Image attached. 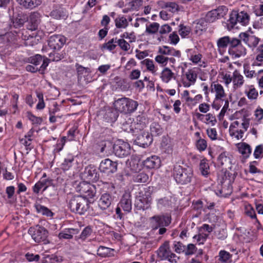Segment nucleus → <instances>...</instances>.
<instances>
[{"mask_svg":"<svg viewBox=\"0 0 263 263\" xmlns=\"http://www.w3.org/2000/svg\"><path fill=\"white\" fill-rule=\"evenodd\" d=\"M114 107L116 110L124 114H130L137 108L138 103L131 99L122 97L115 100Z\"/></svg>","mask_w":263,"mask_h":263,"instance_id":"obj_1","label":"nucleus"},{"mask_svg":"<svg viewBox=\"0 0 263 263\" xmlns=\"http://www.w3.org/2000/svg\"><path fill=\"white\" fill-rule=\"evenodd\" d=\"M68 206L72 212L82 215L88 209L89 204L82 196H74L69 199Z\"/></svg>","mask_w":263,"mask_h":263,"instance_id":"obj_2","label":"nucleus"},{"mask_svg":"<svg viewBox=\"0 0 263 263\" xmlns=\"http://www.w3.org/2000/svg\"><path fill=\"white\" fill-rule=\"evenodd\" d=\"M155 253L157 258L160 260H167L172 263H176L180 258L171 251L168 241H164Z\"/></svg>","mask_w":263,"mask_h":263,"instance_id":"obj_3","label":"nucleus"},{"mask_svg":"<svg viewBox=\"0 0 263 263\" xmlns=\"http://www.w3.org/2000/svg\"><path fill=\"white\" fill-rule=\"evenodd\" d=\"M151 200L149 190L147 188L143 187L137 193L135 205L139 210H146L150 207Z\"/></svg>","mask_w":263,"mask_h":263,"instance_id":"obj_4","label":"nucleus"},{"mask_svg":"<svg viewBox=\"0 0 263 263\" xmlns=\"http://www.w3.org/2000/svg\"><path fill=\"white\" fill-rule=\"evenodd\" d=\"M174 177L177 183L183 185L191 182L193 177V171L191 168H183L180 166L174 169Z\"/></svg>","mask_w":263,"mask_h":263,"instance_id":"obj_5","label":"nucleus"},{"mask_svg":"<svg viewBox=\"0 0 263 263\" xmlns=\"http://www.w3.org/2000/svg\"><path fill=\"white\" fill-rule=\"evenodd\" d=\"M28 233L36 242H43L45 244L48 242L47 240L48 232L43 227L36 226L34 228H30L29 229Z\"/></svg>","mask_w":263,"mask_h":263,"instance_id":"obj_6","label":"nucleus"},{"mask_svg":"<svg viewBox=\"0 0 263 263\" xmlns=\"http://www.w3.org/2000/svg\"><path fill=\"white\" fill-rule=\"evenodd\" d=\"M112 148L114 154L120 158L125 157L130 154L129 144L122 140L117 141L114 144Z\"/></svg>","mask_w":263,"mask_h":263,"instance_id":"obj_7","label":"nucleus"},{"mask_svg":"<svg viewBox=\"0 0 263 263\" xmlns=\"http://www.w3.org/2000/svg\"><path fill=\"white\" fill-rule=\"evenodd\" d=\"M148 123V121L144 114L138 115L136 120L131 123L129 126V131L134 134H137L143 130Z\"/></svg>","mask_w":263,"mask_h":263,"instance_id":"obj_8","label":"nucleus"},{"mask_svg":"<svg viewBox=\"0 0 263 263\" xmlns=\"http://www.w3.org/2000/svg\"><path fill=\"white\" fill-rule=\"evenodd\" d=\"M151 219L154 220L153 225L154 230L158 229L161 227H167L171 222V217L168 214L155 215Z\"/></svg>","mask_w":263,"mask_h":263,"instance_id":"obj_9","label":"nucleus"},{"mask_svg":"<svg viewBox=\"0 0 263 263\" xmlns=\"http://www.w3.org/2000/svg\"><path fill=\"white\" fill-rule=\"evenodd\" d=\"M79 191L81 196L85 199L92 198L96 194L95 187L93 185L86 182H81L79 186Z\"/></svg>","mask_w":263,"mask_h":263,"instance_id":"obj_10","label":"nucleus"},{"mask_svg":"<svg viewBox=\"0 0 263 263\" xmlns=\"http://www.w3.org/2000/svg\"><path fill=\"white\" fill-rule=\"evenodd\" d=\"M66 43V38L61 34H54L50 36L48 45L53 50H59Z\"/></svg>","mask_w":263,"mask_h":263,"instance_id":"obj_11","label":"nucleus"},{"mask_svg":"<svg viewBox=\"0 0 263 263\" xmlns=\"http://www.w3.org/2000/svg\"><path fill=\"white\" fill-rule=\"evenodd\" d=\"M118 164L109 159L102 160L100 164L99 170L101 172L106 174H112L117 170Z\"/></svg>","mask_w":263,"mask_h":263,"instance_id":"obj_12","label":"nucleus"},{"mask_svg":"<svg viewBox=\"0 0 263 263\" xmlns=\"http://www.w3.org/2000/svg\"><path fill=\"white\" fill-rule=\"evenodd\" d=\"M153 141V138L147 132H141L135 139L134 142L136 144L146 147L149 146Z\"/></svg>","mask_w":263,"mask_h":263,"instance_id":"obj_13","label":"nucleus"},{"mask_svg":"<svg viewBox=\"0 0 263 263\" xmlns=\"http://www.w3.org/2000/svg\"><path fill=\"white\" fill-rule=\"evenodd\" d=\"M114 199V197L110 194L107 193L102 194L98 200L99 208L102 211L108 210L113 202Z\"/></svg>","mask_w":263,"mask_h":263,"instance_id":"obj_14","label":"nucleus"},{"mask_svg":"<svg viewBox=\"0 0 263 263\" xmlns=\"http://www.w3.org/2000/svg\"><path fill=\"white\" fill-rule=\"evenodd\" d=\"M83 175L84 178L89 181L96 182L99 178V174L97 168L92 165L85 167Z\"/></svg>","mask_w":263,"mask_h":263,"instance_id":"obj_15","label":"nucleus"},{"mask_svg":"<svg viewBox=\"0 0 263 263\" xmlns=\"http://www.w3.org/2000/svg\"><path fill=\"white\" fill-rule=\"evenodd\" d=\"M119 205L124 211L129 213L132 209V195L130 193L125 192L122 196Z\"/></svg>","mask_w":263,"mask_h":263,"instance_id":"obj_16","label":"nucleus"},{"mask_svg":"<svg viewBox=\"0 0 263 263\" xmlns=\"http://www.w3.org/2000/svg\"><path fill=\"white\" fill-rule=\"evenodd\" d=\"M239 37L250 48L255 47L260 40L258 37L255 35L246 32L241 33L239 34Z\"/></svg>","mask_w":263,"mask_h":263,"instance_id":"obj_17","label":"nucleus"},{"mask_svg":"<svg viewBox=\"0 0 263 263\" xmlns=\"http://www.w3.org/2000/svg\"><path fill=\"white\" fill-rule=\"evenodd\" d=\"M52 184V180L49 178L43 179L41 178L40 181L36 182L33 187V191L36 194H38L40 191L43 189V191L51 185Z\"/></svg>","mask_w":263,"mask_h":263,"instance_id":"obj_18","label":"nucleus"},{"mask_svg":"<svg viewBox=\"0 0 263 263\" xmlns=\"http://www.w3.org/2000/svg\"><path fill=\"white\" fill-rule=\"evenodd\" d=\"M16 1L22 8L30 10L37 7L42 4L39 0H16Z\"/></svg>","mask_w":263,"mask_h":263,"instance_id":"obj_19","label":"nucleus"},{"mask_svg":"<svg viewBox=\"0 0 263 263\" xmlns=\"http://www.w3.org/2000/svg\"><path fill=\"white\" fill-rule=\"evenodd\" d=\"M211 91L215 92V98L224 100L226 97V94L223 86L218 83H213L211 85Z\"/></svg>","mask_w":263,"mask_h":263,"instance_id":"obj_20","label":"nucleus"},{"mask_svg":"<svg viewBox=\"0 0 263 263\" xmlns=\"http://www.w3.org/2000/svg\"><path fill=\"white\" fill-rule=\"evenodd\" d=\"M158 53L163 55H168L178 58H179L181 56V53L180 51L176 50L173 48L166 46L159 47Z\"/></svg>","mask_w":263,"mask_h":263,"instance_id":"obj_21","label":"nucleus"},{"mask_svg":"<svg viewBox=\"0 0 263 263\" xmlns=\"http://www.w3.org/2000/svg\"><path fill=\"white\" fill-rule=\"evenodd\" d=\"M160 159L156 156L148 157L143 162V165L147 168H154L160 165Z\"/></svg>","mask_w":263,"mask_h":263,"instance_id":"obj_22","label":"nucleus"},{"mask_svg":"<svg viewBox=\"0 0 263 263\" xmlns=\"http://www.w3.org/2000/svg\"><path fill=\"white\" fill-rule=\"evenodd\" d=\"M74 156L71 154H67L61 165V168L64 171L69 170L74 164Z\"/></svg>","mask_w":263,"mask_h":263,"instance_id":"obj_23","label":"nucleus"},{"mask_svg":"<svg viewBox=\"0 0 263 263\" xmlns=\"http://www.w3.org/2000/svg\"><path fill=\"white\" fill-rule=\"evenodd\" d=\"M78 233L79 230L78 229L69 228L60 232L58 235V237L60 239H70L72 238L73 235L77 234Z\"/></svg>","mask_w":263,"mask_h":263,"instance_id":"obj_24","label":"nucleus"},{"mask_svg":"<svg viewBox=\"0 0 263 263\" xmlns=\"http://www.w3.org/2000/svg\"><path fill=\"white\" fill-rule=\"evenodd\" d=\"M233 83L235 89L241 87L244 83L243 76L237 70H235L233 73Z\"/></svg>","mask_w":263,"mask_h":263,"instance_id":"obj_25","label":"nucleus"},{"mask_svg":"<svg viewBox=\"0 0 263 263\" xmlns=\"http://www.w3.org/2000/svg\"><path fill=\"white\" fill-rule=\"evenodd\" d=\"M34 206L38 213L44 216L52 217L54 215V213L50 209L40 203H35Z\"/></svg>","mask_w":263,"mask_h":263,"instance_id":"obj_26","label":"nucleus"},{"mask_svg":"<svg viewBox=\"0 0 263 263\" xmlns=\"http://www.w3.org/2000/svg\"><path fill=\"white\" fill-rule=\"evenodd\" d=\"M141 64L145 66L146 70L151 72L154 76L157 74V67L154 64L153 61L149 59H146L141 62Z\"/></svg>","mask_w":263,"mask_h":263,"instance_id":"obj_27","label":"nucleus"},{"mask_svg":"<svg viewBox=\"0 0 263 263\" xmlns=\"http://www.w3.org/2000/svg\"><path fill=\"white\" fill-rule=\"evenodd\" d=\"M175 74L168 68L165 67L162 71L160 74V78L162 81L166 83H168L172 79L175 78Z\"/></svg>","mask_w":263,"mask_h":263,"instance_id":"obj_28","label":"nucleus"},{"mask_svg":"<svg viewBox=\"0 0 263 263\" xmlns=\"http://www.w3.org/2000/svg\"><path fill=\"white\" fill-rule=\"evenodd\" d=\"M218 161L221 165L230 167L232 163L230 156L227 152L222 153L218 157Z\"/></svg>","mask_w":263,"mask_h":263,"instance_id":"obj_29","label":"nucleus"},{"mask_svg":"<svg viewBox=\"0 0 263 263\" xmlns=\"http://www.w3.org/2000/svg\"><path fill=\"white\" fill-rule=\"evenodd\" d=\"M239 152L242 154L243 157L247 158L251 153L252 149L250 145L246 143H241L238 144Z\"/></svg>","mask_w":263,"mask_h":263,"instance_id":"obj_30","label":"nucleus"},{"mask_svg":"<svg viewBox=\"0 0 263 263\" xmlns=\"http://www.w3.org/2000/svg\"><path fill=\"white\" fill-rule=\"evenodd\" d=\"M186 52L189 60L194 64L200 62L202 57L200 53H197L194 49H188L186 50Z\"/></svg>","mask_w":263,"mask_h":263,"instance_id":"obj_31","label":"nucleus"},{"mask_svg":"<svg viewBox=\"0 0 263 263\" xmlns=\"http://www.w3.org/2000/svg\"><path fill=\"white\" fill-rule=\"evenodd\" d=\"M151 136H157L161 135L163 132V128L158 122H153L150 125Z\"/></svg>","mask_w":263,"mask_h":263,"instance_id":"obj_32","label":"nucleus"},{"mask_svg":"<svg viewBox=\"0 0 263 263\" xmlns=\"http://www.w3.org/2000/svg\"><path fill=\"white\" fill-rule=\"evenodd\" d=\"M115 23L116 28L118 29H125L128 26L127 19L123 15L117 17L115 20Z\"/></svg>","mask_w":263,"mask_h":263,"instance_id":"obj_33","label":"nucleus"},{"mask_svg":"<svg viewBox=\"0 0 263 263\" xmlns=\"http://www.w3.org/2000/svg\"><path fill=\"white\" fill-rule=\"evenodd\" d=\"M235 58H239L241 56L246 55V49L242 45L241 43L229 53Z\"/></svg>","mask_w":263,"mask_h":263,"instance_id":"obj_34","label":"nucleus"},{"mask_svg":"<svg viewBox=\"0 0 263 263\" xmlns=\"http://www.w3.org/2000/svg\"><path fill=\"white\" fill-rule=\"evenodd\" d=\"M114 249L104 246H100L97 250V254L99 256L106 257L112 255Z\"/></svg>","mask_w":263,"mask_h":263,"instance_id":"obj_35","label":"nucleus"},{"mask_svg":"<svg viewBox=\"0 0 263 263\" xmlns=\"http://www.w3.org/2000/svg\"><path fill=\"white\" fill-rule=\"evenodd\" d=\"M237 12L232 11L230 14L229 19L227 21V28L229 30L234 28L237 24Z\"/></svg>","mask_w":263,"mask_h":263,"instance_id":"obj_36","label":"nucleus"},{"mask_svg":"<svg viewBox=\"0 0 263 263\" xmlns=\"http://www.w3.org/2000/svg\"><path fill=\"white\" fill-rule=\"evenodd\" d=\"M148 178V175L143 172L135 174L133 177V181L136 183L147 182Z\"/></svg>","mask_w":263,"mask_h":263,"instance_id":"obj_37","label":"nucleus"},{"mask_svg":"<svg viewBox=\"0 0 263 263\" xmlns=\"http://www.w3.org/2000/svg\"><path fill=\"white\" fill-rule=\"evenodd\" d=\"M50 16L55 19H60L66 16V13L64 9L61 7L53 9L50 13Z\"/></svg>","mask_w":263,"mask_h":263,"instance_id":"obj_38","label":"nucleus"},{"mask_svg":"<svg viewBox=\"0 0 263 263\" xmlns=\"http://www.w3.org/2000/svg\"><path fill=\"white\" fill-rule=\"evenodd\" d=\"M232 255L225 250H221L217 256L218 260L222 263H227L231 261Z\"/></svg>","mask_w":263,"mask_h":263,"instance_id":"obj_39","label":"nucleus"},{"mask_svg":"<svg viewBox=\"0 0 263 263\" xmlns=\"http://www.w3.org/2000/svg\"><path fill=\"white\" fill-rule=\"evenodd\" d=\"M231 39V37L229 36H225L219 38L217 42L218 49L219 50L221 49H224L228 46L229 47Z\"/></svg>","mask_w":263,"mask_h":263,"instance_id":"obj_40","label":"nucleus"},{"mask_svg":"<svg viewBox=\"0 0 263 263\" xmlns=\"http://www.w3.org/2000/svg\"><path fill=\"white\" fill-rule=\"evenodd\" d=\"M117 37H114L109 40L107 42L103 44L102 46L101 49H106L109 51L114 50L117 46Z\"/></svg>","mask_w":263,"mask_h":263,"instance_id":"obj_41","label":"nucleus"},{"mask_svg":"<svg viewBox=\"0 0 263 263\" xmlns=\"http://www.w3.org/2000/svg\"><path fill=\"white\" fill-rule=\"evenodd\" d=\"M29 21L32 24V29H35L40 22V14L37 12H32L29 16Z\"/></svg>","mask_w":263,"mask_h":263,"instance_id":"obj_42","label":"nucleus"},{"mask_svg":"<svg viewBox=\"0 0 263 263\" xmlns=\"http://www.w3.org/2000/svg\"><path fill=\"white\" fill-rule=\"evenodd\" d=\"M237 23L241 24L243 26L247 25L249 22V16L247 13L244 11L237 12Z\"/></svg>","mask_w":263,"mask_h":263,"instance_id":"obj_43","label":"nucleus"},{"mask_svg":"<svg viewBox=\"0 0 263 263\" xmlns=\"http://www.w3.org/2000/svg\"><path fill=\"white\" fill-rule=\"evenodd\" d=\"M219 9L212 10L209 11L206 16V19L209 22H213L220 17Z\"/></svg>","mask_w":263,"mask_h":263,"instance_id":"obj_44","label":"nucleus"},{"mask_svg":"<svg viewBox=\"0 0 263 263\" xmlns=\"http://www.w3.org/2000/svg\"><path fill=\"white\" fill-rule=\"evenodd\" d=\"M117 46L120 48V49L124 51H127L129 50L130 46L129 42L126 41L123 39H118L117 40Z\"/></svg>","mask_w":263,"mask_h":263,"instance_id":"obj_45","label":"nucleus"},{"mask_svg":"<svg viewBox=\"0 0 263 263\" xmlns=\"http://www.w3.org/2000/svg\"><path fill=\"white\" fill-rule=\"evenodd\" d=\"M159 28V24L158 23L154 22L149 25H146L145 32L148 34H154L156 33Z\"/></svg>","mask_w":263,"mask_h":263,"instance_id":"obj_46","label":"nucleus"},{"mask_svg":"<svg viewBox=\"0 0 263 263\" xmlns=\"http://www.w3.org/2000/svg\"><path fill=\"white\" fill-rule=\"evenodd\" d=\"M186 246L180 241H174L173 245V248L177 253H184Z\"/></svg>","mask_w":263,"mask_h":263,"instance_id":"obj_47","label":"nucleus"},{"mask_svg":"<svg viewBox=\"0 0 263 263\" xmlns=\"http://www.w3.org/2000/svg\"><path fill=\"white\" fill-rule=\"evenodd\" d=\"M43 61V57L40 54H36L34 56L31 57L28 59V62L34 66L39 65Z\"/></svg>","mask_w":263,"mask_h":263,"instance_id":"obj_48","label":"nucleus"},{"mask_svg":"<svg viewBox=\"0 0 263 263\" xmlns=\"http://www.w3.org/2000/svg\"><path fill=\"white\" fill-rule=\"evenodd\" d=\"M165 8L168 9V11L172 13H175L178 11L179 9V6L175 2H168L164 4V6Z\"/></svg>","mask_w":263,"mask_h":263,"instance_id":"obj_49","label":"nucleus"},{"mask_svg":"<svg viewBox=\"0 0 263 263\" xmlns=\"http://www.w3.org/2000/svg\"><path fill=\"white\" fill-rule=\"evenodd\" d=\"M55 50H53L52 52L49 53V61L58 62L63 58V54L57 52Z\"/></svg>","mask_w":263,"mask_h":263,"instance_id":"obj_50","label":"nucleus"},{"mask_svg":"<svg viewBox=\"0 0 263 263\" xmlns=\"http://www.w3.org/2000/svg\"><path fill=\"white\" fill-rule=\"evenodd\" d=\"M245 213L248 216H249L252 219H255L256 221L258 222L256 218L255 212L251 205H247L245 206Z\"/></svg>","mask_w":263,"mask_h":263,"instance_id":"obj_51","label":"nucleus"},{"mask_svg":"<svg viewBox=\"0 0 263 263\" xmlns=\"http://www.w3.org/2000/svg\"><path fill=\"white\" fill-rule=\"evenodd\" d=\"M155 60L158 63L161 64L162 66H165L168 63V57L160 54L155 57Z\"/></svg>","mask_w":263,"mask_h":263,"instance_id":"obj_52","label":"nucleus"},{"mask_svg":"<svg viewBox=\"0 0 263 263\" xmlns=\"http://www.w3.org/2000/svg\"><path fill=\"white\" fill-rule=\"evenodd\" d=\"M200 170L202 174L204 176H206L209 173V166L204 160L201 161L199 166Z\"/></svg>","mask_w":263,"mask_h":263,"instance_id":"obj_53","label":"nucleus"},{"mask_svg":"<svg viewBox=\"0 0 263 263\" xmlns=\"http://www.w3.org/2000/svg\"><path fill=\"white\" fill-rule=\"evenodd\" d=\"M241 43L240 40L236 37H231L228 50L229 53H231L234 48H235L237 45H239Z\"/></svg>","mask_w":263,"mask_h":263,"instance_id":"obj_54","label":"nucleus"},{"mask_svg":"<svg viewBox=\"0 0 263 263\" xmlns=\"http://www.w3.org/2000/svg\"><path fill=\"white\" fill-rule=\"evenodd\" d=\"M253 155L255 159L261 158L263 157V144H260L256 146Z\"/></svg>","mask_w":263,"mask_h":263,"instance_id":"obj_55","label":"nucleus"},{"mask_svg":"<svg viewBox=\"0 0 263 263\" xmlns=\"http://www.w3.org/2000/svg\"><path fill=\"white\" fill-rule=\"evenodd\" d=\"M197 74L193 70H189L186 73V79L193 84H194L197 79Z\"/></svg>","mask_w":263,"mask_h":263,"instance_id":"obj_56","label":"nucleus"},{"mask_svg":"<svg viewBox=\"0 0 263 263\" xmlns=\"http://www.w3.org/2000/svg\"><path fill=\"white\" fill-rule=\"evenodd\" d=\"M27 117L33 124H40L42 122L41 118L35 116L30 111L27 112Z\"/></svg>","mask_w":263,"mask_h":263,"instance_id":"obj_57","label":"nucleus"},{"mask_svg":"<svg viewBox=\"0 0 263 263\" xmlns=\"http://www.w3.org/2000/svg\"><path fill=\"white\" fill-rule=\"evenodd\" d=\"M92 233V230L89 227H86L82 231L80 236V239L82 240H85L88 236H89Z\"/></svg>","mask_w":263,"mask_h":263,"instance_id":"obj_58","label":"nucleus"},{"mask_svg":"<svg viewBox=\"0 0 263 263\" xmlns=\"http://www.w3.org/2000/svg\"><path fill=\"white\" fill-rule=\"evenodd\" d=\"M196 147L199 151H203L207 147L206 141L203 139H199L196 142Z\"/></svg>","mask_w":263,"mask_h":263,"instance_id":"obj_59","label":"nucleus"},{"mask_svg":"<svg viewBox=\"0 0 263 263\" xmlns=\"http://www.w3.org/2000/svg\"><path fill=\"white\" fill-rule=\"evenodd\" d=\"M190 30H191L189 27L183 26V25H180L179 30V34L181 37H185L189 34Z\"/></svg>","mask_w":263,"mask_h":263,"instance_id":"obj_60","label":"nucleus"},{"mask_svg":"<svg viewBox=\"0 0 263 263\" xmlns=\"http://www.w3.org/2000/svg\"><path fill=\"white\" fill-rule=\"evenodd\" d=\"M205 121L206 124H210L212 126H214L217 122L215 117L212 114H208L205 115Z\"/></svg>","mask_w":263,"mask_h":263,"instance_id":"obj_61","label":"nucleus"},{"mask_svg":"<svg viewBox=\"0 0 263 263\" xmlns=\"http://www.w3.org/2000/svg\"><path fill=\"white\" fill-rule=\"evenodd\" d=\"M142 4V0H134L129 3L128 6L132 10H138Z\"/></svg>","mask_w":263,"mask_h":263,"instance_id":"obj_62","label":"nucleus"},{"mask_svg":"<svg viewBox=\"0 0 263 263\" xmlns=\"http://www.w3.org/2000/svg\"><path fill=\"white\" fill-rule=\"evenodd\" d=\"M256 60L258 62H263V45H260L257 49Z\"/></svg>","mask_w":263,"mask_h":263,"instance_id":"obj_63","label":"nucleus"},{"mask_svg":"<svg viewBox=\"0 0 263 263\" xmlns=\"http://www.w3.org/2000/svg\"><path fill=\"white\" fill-rule=\"evenodd\" d=\"M196 250L195 246L192 243L189 244L185 247V254L190 255L195 253Z\"/></svg>","mask_w":263,"mask_h":263,"instance_id":"obj_64","label":"nucleus"}]
</instances>
